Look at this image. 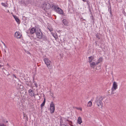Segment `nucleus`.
I'll return each mask as SVG.
<instances>
[{"mask_svg": "<svg viewBox=\"0 0 126 126\" xmlns=\"http://www.w3.org/2000/svg\"><path fill=\"white\" fill-rule=\"evenodd\" d=\"M103 98L101 96L97 97L96 99L95 103L98 106L99 108H102L103 106V103L102 101Z\"/></svg>", "mask_w": 126, "mask_h": 126, "instance_id": "f257e3e1", "label": "nucleus"}, {"mask_svg": "<svg viewBox=\"0 0 126 126\" xmlns=\"http://www.w3.org/2000/svg\"><path fill=\"white\" fill-rule=\"evenodd\" d=\"M44 61L49 69H52V65H51V62L50 60L47 58H45L44 59Z\"/></svg>", "mask_w": 126, "mask_h": 126, "instance_id": "f03ea898", "label": "nucleus"}, {"mask_svg": "<svg viewBox=\"0 0 126 126\" xmlns=\"http://www.w3.org/2000/svg\"><path fill=\"white\" fill-rule=\"evenodd\" d=\"M52 5V7L54 8V10L56 12L60 14H63V10L58 6L53 5V4Z\"/></svg>", "mask_w": 126, "mask_h": 126, "instance_id": "7ed1b4c3", "label": "nucleus"}, {"mask_svg": "<svg viewBox=\"0 0 126 126\" xmlns=\"http://www.w3.org/2000/svg\"><path fill=\"white\" fill-rule=\"evenodd\" d=\"M118 85L117 83L115 81L113 82L112 86L111 88V94H113L114 93L115 91L117 89Z\"/></svg>", "mask_w": 126, "mask_h": 126, "instance_id": "20e7f679", "label": "nucleus"}, {"mask_svg": "<svg viewBox=\"0 0 126 126\" xmlns=\"http://www.w3.org/2000/svg\"><path fill=\"white\" fill-rule=\"evenodd\" d=\"M37 37L39 39H41L42 37V33L40 29L38 28L35 32Z\"/></svg>", "mask_w": 126, "mask_h": 126, "instance_id": "39448f33", "label": "nucleus"}, {"mask_svg": "<svg viewBox=\"0 0 126 126\" xmlns=\"http://www.w3.org/2000/svg\"><path fill=\"white\" fill-rule=\"evenodd\" d=\"M50 112L51 113L54 112L55 110V105L53 102H51L50 105Z\"/></svg>", "mask_w": 126, "mask_h": 126, "instance_id": "423d86ee", "label": "nucleus"}, {"mask_svg": "<svg viewBox=\"0 0 126 126\" xmlns=\"http://www.w3.org/2000/svg\"><path fill=\"white\" fill-rule=\"evenodd\" d=\"M21 35L19 32H16L15 33V36L17 38H19L21 37Z\"/></svg>", "mask_w": 126, "mask_h": 126, "instance_id": "0eeeda50", "label": "nucleus"}, {"mask_svg": "<svg viewBox=\"0 0 126 126\" xmlns=\"http://www.w3.org/2000/svg\"><path fill=\"white\" fill-rule=\"evenodd\" d=\"M38 29L36 28V29H35L34 28H32L30 30V33L31 34H33L35 32H36V31Z\"/></svg>", "mask_w": 126, "mask_h": 126, "instance_id": "6e6552de", "label": "nucleus"}, {"mask_svg": "<svg viewBox=\"0 0 126 126\" xmlns=\"http://www.w3.org/2000/svg\"><path fill=\"white\" fill-rule=\"evenodd\" d=\"M90 66L93 68H94L96 66V63H95L94 62H92L90 63Z\"/></svg>", "mask_w": 126, "mask_h": 126, "instance_id": "1a4fd4ad", "label": "nucleus"}, {"mask_svg": "<svg viewBox=\"0 0 126 126\" xmlns=\"http://www.w3.org/2000/svg\"><path fill=\"white\" fill-rule=\"evenodd\" d=\"M29 93L30 95L32 96H34V94L33 91L31 89H30L29 91Z\"/></svg>", "mask_w": 126, "mask_h": 126, "instance_id": "9d476101", "label": "nucleus"}, {"mask_svg": "<svg viewBox=\"0 0 126 126\" xmlns=\"http://www.w3.org/2000/svg\"><path fill=\"white\" fill-rule=\"evenodd\" d=\"M63 23L66 26H68V22L66 19H64L63 20Z\"/></svg>", "mask_w": 126, "mask_h": 126, "instance_id": "9b49d317", "label": "nucleus"}, {"mask_svg": "<svg viewBox=\"0 0 126 126\" xmlns=\"http://www.w3.org/2000/svg\"><path fill=\"white\" fill-rule=\"evenodd\" d=\"M89 58V61H88V62L90 63H91L92 62V61L94 59V57L91 56L90 57H88Z\"/></svg>", "mask_w": 126, "mask_h": 126, "instance_id": "f8f14e48", "label": "nucleus"}, {"mask_svg": "<svg viewBox=\"0 0 126 126\" xmlns=\"http://www.w3.org/2000/svg\"><path fill=\"white\" fill-rule=\"evenodd\" d=\"M2 5L6 8H7L8 6V4L7 3L2 2L1 3Z\"/></svg>", "mask_w": 126, "mask_h": 126, "instance_id": "ddd939ff", "label": "nucleus"}, {"mask_svg": "<svg viewBox=\"0 0 126 126\" xmlns=\"http://www.w3.org/2000/svg\"><path fill=\"white\" fill-rule=\"evenodd\" d=\"M78 123L79 124H81V123H82V121L81 118L80 117H79L78 119Z\"/></svg>", "mask_w": 126, "mask_h": 126, "instance_id": "4468645a", "label": "nucleus"}, {"mask_svg": "<svg viewBox=\"0 0 126 126\" xmlns=\"http://www.w3.org/2000/svg\"><path fill=\"white\" fill-rule=\"evenodd\" d=\"M46 5L47 6L46 9H48L51 7V5H50V4L48 3H47Z\"/></svg>", "mask_w": 126, "mask_h": 126, "instance_id": "2eb2a0df", "label": "nucleus"}, {"mask_svg": "<svg viewBox=\"0 0 126 126\" xmlns=\"http://www.w3.org/2000/svg\"><path fill=\"white\" fill-rule=\"evenodd\" d=\"M103 59L102 58H100L98 60L97 62H96V64H98L99 63H100L101 62H102V61Z\"/></svg>", "mask_w": 126, "mask_h": 126, "instance_id": "dca6fc26", "label": "nucleus"}, {"mask_svg": "<svg viewBox=\"0 0 126 126\" xmlns=\"http://www.w3.org/2000/svg\"><path fill=\"white\" fill-rule=\"evenodd\" d=\"M13 16L14 18H15L17 22L18 23H19V20L18 18L16 16Z\"/></svg>", "mask_w": 126, "mask_h": 126, "instance_id": "f3484780", "label": "nucleus"}, {"mask_svg": "<svg viewBox=\"0 0 126 126\" xmlns=\"http://www.w3.org/2000/svg\"><path fill=\"white\" fill-rule=\"evenodd\" d=\"M92 105V102L91 101H89L88 103L87 106L88 107H90Z\"/></svg>", "mask_w": 126, "mask_h": 126, "instance_id": "a211bd4d", "label": "nucleus"}, {"mask_svg": "<svg viewBox=\"0 0 126 126\" xmlns=\"http://www.w3.org/2000/svg\"><path fill=\"white\" fill-rule=\"evenodd\" d=\"M47 3H44L42 5V7H43V8H44V9L45 10V9H46V5Z\"/></svg>", "mask_w": 126, "mask_h": 126, "instance_id": "6ab92c4d", "label": "nucleus"}, {"mask_svg": "<svg viewBox=\"0 0 126 126\" xmlns=\"http://www.w3.org/2000/svg\"><path fill=\"white\" fill-rule=\"evenodd\" d=\"M45 99L43 102L42 103L41 105V107H42L44 106L45 105Z\"/></svg>", "mask_w": 126, "mask_h": 126, "instance_id": "aec40b11", "label": "nucleus"}, {"mask_svg": "<svg viewBox=\"0 0 126 126\" xmlns=\"http://www.w3.org/2000/svg\"><path fill=\"white\" fill-rule=\"evenodd\" d=\"M23 86L22 85H20V87L18 88V89H23Z\"/></svg>", "mask_w": 126, "mask_h": 126, "instance_id": "412c9836", "label": "nucleus"}, {"mask_svg": "<svg viewBox=\"0 0 126 126\" xmlns=\"http://www.w3.org/2000/svg\"><path fill=\"white\" fill-rule=\"evenodd\" d=\"M66 121H68V122H69V125H71V124H72V122L71 121H69V120H66Z\"/></svg>", "mask_w": 126, "mask_h": 126, "instance_id": "4be33fe9", "label": "nucleus"}, {"mask_svg": "<svg viewBox=\"0 0 126 126\" xmlns=\"http://www.w3.org/2000/svg\"><path fill=\"white\" fill-rule=\"evenodd\" d=\"M23 116L25 118H27V116L26 115V114L25 113H24L23 114Z\"/></svg>", "mask_w": 126, "mask_h": 126, "instance_id": "5701e85b", "label": "nucleus"}, {"mask_svg": "<svg viewBox=\"0 0 126 126\" xmlns=\"http://www.w3.org/2000/svg\"><path fill=\"white\" fill-rule=\"evenodd\" d=\"M48 29H49L50 32L52 31L53 30V29L51 28H48Z\"/></svg>", "mask_w": 126, "mask_h": 126, "instance_id": "b1692460", "label": "nucleus"}, {"mask_svg": "<svg viewBox=\"0 0 126 126\" xmlns=\"http://www.w3.org/2000/svg\"><path fill=\"white\" fill-rule=\"evenodd\" d=\"M4 70L6 72H7V73H5L4 71H3V72L5 74H6L7 75H8L9 74V73H8V72L5 69H4Z\"/></svg>", "mask_w": 126, "mask_h": 126, "instance_id": "393cba45", "label": "nucleus"}, {"mask_svg": "<svg viewBox=\"0 0 126 126\" xmlns=\"http://www.w3.org/2000/svg\"><path fill=\"white\" fill-rule=\"evenodd\" d=\"M76 108L78 110H80L81 111L82 110V108Z\"/></svg>", "mask_w": 126, "mask_h": 126, "instance_id": "a878e982", "label": "nucleus"}, {"mask_svg": "<svg viewBox=\"0 0 126 126\" xmlns=\"http://www.w3.org/2000/svg\"><path fill=\"white\" fill-rule=\"evenodd\" d=\"M34 85L37 88L38 87V85L36 82H35L34 83Z\"/></svg>", "mask_w": 126, "mask_h": 126, "instance_id": "bb28decb", "label": "nucleus"}, {"mask_svg": "<svg viewBox=\"0 0 126 126\" xmlns=\"http://www.w3.org/2000/svg\"><path fill=\"white\" fill-rule=\"evenodd\" d=\"M0 126H6L3 124H2L0 125Z\"/></svg>", "mask_w": 126, "mask_h": 126, "instance_id": "cd10ccee", "label": "nucleus"}, {"mask_svg": "<svg viewBox=\"0 0 126 126\" xmlns=\"http://www.w3.org/2000/svg\"><path fill=\"white\" fill-rule=\"evenodd\" d=\"M17 87V88L18 89V88L20 87V85L19 84H18Z\"/></svg>", "mask_w": 126, "mask_h": 126, "instance_id": "c85d7f7f", "label": "nucleus"}, {"mask_svg": "<svg viewBox=\"0 0 126 126\" xmlns=\"http://www.w3.org/2000/svg\"><path fill=\"white\" fill-rule=\"evenodd\" d=\"M83 1L85 2L86 1V0H82Z\"/></svg>", "mask_w": 126, "mask_h": 126, "instance_id": "c756f323", "label": "nucleus"}, {"mask_svg": "<svg viewBox=\"0 0 126 126\" xmlns=\"http://www.w3.org/2000/svg\"><path fill=\"white\" fill-rule=\"evenodd\" d=\"M3 65H0V67H1L2 66H3Z\"/></svg>", "mask_w": 126, "mask_h": 126, "instance_id": "7c9ffc66", "label": "nucleus"}, {"mask_svg": "<svg viewBox=\"0 0 126 126\" xmlns=\"http://www.w3.org/2000/svg\"><path fill=\"white\" fill-rule=\"evenodd\" d=\"M7 12H9V10H7Z\"/></svg>", "mask_w": 126, "mask_h": 126, "instance_id": "2f4dec72", "label": "nucleus"}, {"mask_svg": "<svg viewBox=\"0 0 126 126\" xmlns=\"http://www.w3.org/2000/svg\"><path fill=\"white\" fill-rule=\"evenodd\" d=\"M3 44H4V46H5V44H4L3 42Z\"/></svg>", "mask_w": 126, "mask_h": 126, "instance_id": "473e14b6", "label": "nucleus"}, {"mask_svg": "<svg viewBox=\"0 0 126 126\" xmlns=\"http://www.w3.org/2000/svg\"><path fill=\"white\" fill-rule=\"evenodd\" d=\"M70 126H73V125H70Z\"/></svg>", "mask_w": 126, "mask_h": 126, "instance_id": "72a5a7b5", "label": "nucleus"}, {"mask_svg": "<svg viewBox=\"0 0 126 126\" xmlns=\"http://www.w3.org/2000/svg\"><path fill=\"white\" fill-rule=\"evenodd\" d=\"M55 37V38H56V37Z\"/></svg>", "mask_w": 126, "mask_h": 126, "instance_id": "f704fd0d", "label": "nucleus"}, {"mask_svg": "<svg viewBox=\"0 0 126 126\" xmlns=\"http://www.w3.org/2000/svg\"><path fill=\"white\" fill-rule=\"evenodd\" d=\"M5 52H6V51H5Z\"/></svg>", "mask_w": 126, "mask_h": 126, "instance_id": "c9c22d12", "label": "nucleus"}]
</instances>
